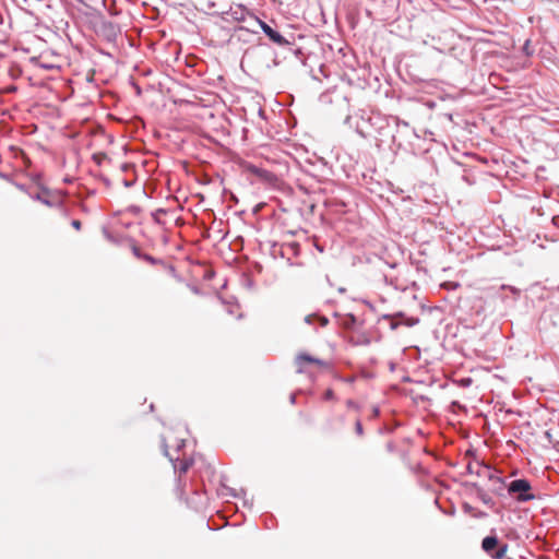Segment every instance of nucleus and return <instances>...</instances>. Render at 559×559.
I'll use <instances>...</instances> for the list:
<instances>
[{
    "label": "nucleus",
    "instance_id": "obj_8",
    "mask_svg": "<svg viewBox=\"0 0 559 559\" xmlns=\"http://www.w3.org/2000/svg\"><path fill=\"white\" fill-rule=\"evenodd\" d=\"M189 467H190V463L185 461V462L180 463L179 469L181 473H185L188 471Z\"/></svg>",
    "mask_w": 559,
    "mask_h": 559
},
{
    "label": "nucleus",
    "instance_id": "obj_12",
    "mask_svg": "<svg viewBox=\"0 0 559 559\" xmlns=\"http://www.w3.org/2000/svg\"><path fill=\"white\" fill-rule=\"evenodd\" d=\"M416 323H418V319H408L406 321V324L409 326L415 325Z\"/></svg>",
    "mask_w": 559,
    "mask_h": 559
},
{
    "label": "nucleus",
    "instance_id": "obj_3",
    "mask_svg": "<svg viewBox=\"0 0 559 559\" xmlns=\"http://www.w3.org/2000/svg\"><path fill=\"white\" fill-rule=\"evenodd\" d=\"M295 366L297 368V371L298 372H304L306 371V367L308 365H313V366H317L318 368H326L328 367V362L320 359V358H317L310 354H307V353H300L298 354L296 357H295Z\"/></svg>",
    "mask_w": 559,
    "mask_h": 559
},
{
    "label": "nucleus",
    "instance_id": "obj_11",
    "mask_svg": "<svg viewBox=\"0 0 559 559\" xmlns=\"http://www.w3.org/2000/svg\"><path fill=\"white\" fill-rule=\"evenodd\" d=\"M346 405H347V407H349V408H355V409L357 408V404H356L354 401H352V400H348V401L346 402Z\"/></svg>",
    "mask_w": 559,
    "mask_h": 559
},
{
    "label": "nucleus",
    "instance_id": "obj_1",
    "mask_svg": "<svg viewBox=\"0 0 559 559\" xmlns=\"http://www.w3.org/2000/svg\"><path fill=\"white\" fill-rule=\"evenodd\" d=\"M483 550L492 559H503L508 552V544L500 543L496 536H487L481 542Z\"/></svg>",
    "mask_w": 559,
    "mask_h": 559
},
{
    "label": "nucleus",
    "instance_id": "obj_10",
    "mask_svg": "<svg viewBox=\"0 0 559 559\" xmlns=\"http://www.w3.org/2000/svg\"><path fill=\"white\" fill-rule=\"evenodd\" d=\"M443 286L447 288L455 289L460 286V284L459 283H445V284H443Z\"/></svg>",
    "mask_w": 559,
    "mask_h": 559
},
{
    "label": "nucleus",
    "instance_id": "obj_4",
    "mask_svg": "<svg viewBox=\"0 0 559 559\" xmlns=\"http://www.w3.org/2000/svg\"><path fill=\"white\" fill-rule=\"evenodd\" d=\"M261 28L265 33V35L272 40L273 43L284 46L288 44V40H286L278 32L274 31L271 26H269L265 22L259 21Z\"/></svg>",
    "mask_w": 559,
    "mask_h": 559
},
{
    "label": "nucleus",
    "instance_id": "obj_6",
    "mask_svg": "<svg viewBox=\"0 0 559 559\" xmlns=\"http://www.w3.org/2000/svg\"><path fill=\"white\" fill-rule=\"evenodd\" d=\"M355 430H356L358 436H362L364 430H362V425H361L360 419L356 420V423H355Z\"/></svg>",
    "mask_w": 559,
    "mask_h": 559
},
{
    "label": "nucleus",
    "instance_id": "obj_5",
    "mask_svg": "<svg viewBox=\"0 0 559 559\" xmlns=\"http://www.w3.org/2000/svg\"><path fill=\"white\" fill-rule=\"evenodd\" d=\"M456 383L462 388H467V386L472 385L473 379L472 378H462V379L456 380Z\"/></svg>",
    "mask_w": 559,
    "mask_h": 559
},
{
    "label": "nucleus",
    "instance_id": "obj_9",
    "mask_svg": "<svg viewBox=\"0 0 559 559\" xmlns=\"http://www.w3.org/2000/svg\"><path fill=\"white\" fill-rule=\"evenodd\" d=\"M71 225H72V227H73V228H75L76 230H80V229H81V226H82V224H81V222H80L79 219H73V221L71 222Z\"/></svg>",
    "mask_w": 559,
    "mask_h": 559
},
{
    "label": "nucleus",
    "instance_id": "obj_14",
    "mask_svg": "<svg viewBox=\"0 0 559 559\" xmlns=\"http://www.w3.org/2000/svg\"><path fill=\"white\" fill-rule=\"evenodd\" d=\"M320 320L322 325H325L328 323V319L324 317H322Z\"/></svg>",
    "mask_w": 559,
    "mask_h": 559
},
{
    "label": "nucleus",
    "instance_id": "obj_13",
    "mask_svg": "<svg viewBox=\"0 0 559 559\" xmlns=\"http://www.w3.org/2000/svg\"><path fill=\"white\" fill-rule=\"evenodd\" d=\"M37 199L40 200L41 202L46 203V204H49L47 199H43L39 194L37 195Z\"/></svg>",
    "mask_w": 559,
    "mask_h": 559
},
{
    "label": "nucleus",
    "instance_id": "obj_15",
    "mask_svg": "<svg viewBox=\"0 0 559 559\" xmlns=\"http://www.w3.org/2000/svg\"><path fill=\"white\" fill-rule=\"evenodd\" d=\"M133 252H134L136 255H139V248L134 246V247H133Z\"/></svg>",
    "mask_w": 559,
    "mask_h": 559
},
{
    "label": "nucleus",
    "instance_id": "obj_2",
    "mask_svg": "<svg viewBox=\"0 0 559 559\" xmlns=\"http://www.w3.org/2000/svg\"><path fill=\"white\" fill-rule=\"evenodd\" d=\"M531 484L526 479H515L508 487L510 493H518L516 498L519 501L533 500L535 496L531 493Z\"/></svg>",
    "mask_w": 559,
    "mask_h": 559
},
{
    "label": "nucleus",
    "instance_id": "obj_7",
    "mask_svg": "<svg viewBox=\"0 0 559 559\" xmlns=\"http://www.w3.org/2000/svg\"><path fill=\"white\" fill-rule=\"evenodd\" d=\"M334 399V392L332 389H328L324 392V400H333Z\"/></svg>",
    "mask_w": 559,
    "mask_h": 559
}]
</instances>
